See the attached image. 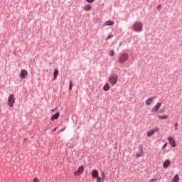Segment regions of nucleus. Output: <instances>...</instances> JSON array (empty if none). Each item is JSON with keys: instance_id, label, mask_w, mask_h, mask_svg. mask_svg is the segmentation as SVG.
<instances>
[{"instance_id": "f257e3e1", "label": "nucleus", "mask_w": 182, "mask_h": 182, "mask_svg": "<svg viewBox=\"0 0 182 182\" xmlns=\"http://www.w3.org/2000/svg\"><path fill=\"white\" fill-rule=\"evenodd\" d=\"M109 80L112 85H117V80H119V75H117L116 73H113L109 76Z\"/></svg>"}, {"instance_id": "f03ea898", "label": "nucleus", "mask_w": 182, "mask_h": 182, "mask_svg": "<svg viewBox=\"0 0 182 182\" xmlns=\"http://www.w3.org/2000/svg\"><path fill=\"white\" fill-rule=\"evenodd\" d=\"M132 29L135 31V32H141V31H143V23L140 22L134 23Z\"/></svg>"}, {"instance_id": "7ed1b4c3", "label": "nucleus", "mask_w": 182, "mask_h": 182, "mask_svg": "<svg viewBox=\"0 0 182 182\" xmlns=\"http://www.w3.org/2000/svg\"><path fill=\"white\" fill-rule=\"evenodd\" d=\"M127 60H129V54L124 53L119 56V63H124Z\"/></svg>"}, {"instance_id": "20e7f679", "label": "nucleus", "mask_w": 182, "mask_h": 182, "mask_svg": "<svg viewBox=\"0 0 182 182\" xmlns=\"http://www.w3.org/2000/svg\"><path fill=\"white\" fill-rule=\"evenodd\" d=\"M8 105L9 107H14V105H15V95H14L13 94L9 96Z\"/></svg>"}, {"instance_id": "39448f33", "label": "nucleus", "mask_w": 182, "mask_h": 182, "mask_svg": "<svg viewBox=\"0 0 182 182\" xmlns=\"http://www.w3.org/2000/svg\"><path fill=\"white\" fill-rule=\"evenodd\" d=\"M83 171H85V166H81L77 168V171L74 172V176H75V177H77L80 176V174H82Z\"/></svg>"}, {"instance_id": "423d86ee", "label": "nucleus", "mask_w": 182, "mask_h": 182, "mask_svg": "<svg viewBox=\"0 0 182 182\" xmlns=\"http://www.w3.org/2000/svg\"><path fill=\"white\" fill-rule=\"evenodd\" d=\"M143 155V145L140 144L138 147V152L136 154V157L137 159H140L141 156Z\"/></svg>"}, {"instance_id": "0eeeda50", "label": "nucleus", "mask_w": 182, "mask_h": 182, "mask_svg": "<svg viewBox=\"0 0 182 182\" xmlns=\"http://www.w3.org/2000/svg\"><path fill=\"white\" fill-rule=\"evenodd\" d=\"M168 140L169 141V144H171V147H176L177 144H176V140L173 136H168Z\"/></svg>"}, {"instance_id": "6e6552de", "label": "nucleus", "mask_w": 182, "mask_h": 182, "mask_svg": "<svg viewBox=\"0 0 182 182\" xmlns=\"http://www.w3.org/2000/svg\"><path fill=\"white\" fill-rule=\"evenodd\" d=\"M26 76H28V71L25 69L21 70L20 73L21 79H26Z\"/></svg>"}, {"instance_id": "1a4fd4ad", "label": "nucleus", "mask_w": 182, "mask_h": 182, "mask_svg": "<svg viewBox=\"0 0 182 182\" xmlns=\"http://www.w3.org/2000/svg\"><path fill=\"white\" fill-rule=\"evenodd\" d=\"M156 132H159V128H157V127L149 131L147 133L148 137H151L153 134L156 133Z\"/></svg>"}, {"instance_id": "9d476101", "label": "nucleus", "mask_w": 182, "mask_h": 182, "mask_svg": "<svg viewBox=\"0 0 182 182\" xmlns=\"http://www.w3.org/2000/svg\"><path fill=\"white\" fill-rule=\"evenodd\" d=\"M160 107H161V102H158L154 107V108L152 109L151 112H159V109H160Z\"/></svg>"}, {"instance_id": "9b49d317", "label": "nucleus", "mask_w": 182, "mask_h": 182, "mask_svg": "<svg viewBox=\"0 0 182 182\" xmlns=\"http://www.w3.org/2000/svg\"><path fill=\"white\" fill-rule=\"evenodd\" d=\"M153 102H154V97H149L146 100L145 103L146 106H150V105H152Z\"/></svg>"}, {"instance_id": "f8f14e48", "label": "nucleus", "mask_w": 182, "mask_h": 182, "mask_svg": "<svg viewBox=\"0 0 182 182\" xmlns=\"http://www.w3.org/2000/svg\"><path fill=\"white\" fill-rule=\"evenodd\" d=\"M170 164H171V161H170V159H166L164 162V168H168V166H170Z\"/></svg>"}, {"instance_id": "ddd939ff", "label": "nucleus", "mask_w": 182, "mask_h": 182, "mask_svg": "<svg viewBox=\"0 0 182 182\" xmlns=\"http://www.w3.org/2000/svg\"><path fill=\"white\" fill-rule=\"evenodd\" d=\"M112 25H114V21H107L104 24H102V27L105 28V26H112Z\"/></svg>"}, {"instance_id": "4468645a", "label": "nucleus", "mask_w": 182, "mask_h": 182, "mask_svg": "<svg viewBox=\"0 0 182 182\" xmlns=\"http://www.w3.org/2000/svg\"><path fill=\"white\" fill-rule=\"evenodd\" d=\"M92 178H97V177H99V171H97L96 169L92 170Z\"/></svg>"}, {"instance_id": "2eb2a0df", "label": "nucleus", "mask_w": 182, "mask_h": 182, "mask_svg": "<svg viewBox=\"0 0 182 182\" xmlns=\"http://www.w3.org/2000/svg\"><path fill=\"white\" fill-rule=\"evenodd\" d=\"M59 116H60V112H56L55 114H53L51 117V121L54 122V120H58V119H59Z\"/></svg>"}, {"instance_id": "dca6fc26", "label": "nucleus", "mask_w": 182, "mask_h": 182, "mask_svg": "<svg viewBox=\"0 0 182 182\" xmlns=\"http://www.w3.org/2000/svg\"><path fill=\"white\" fill-rule=\"evenodd\" d=\"M58 75H59V70L58 68H55L54 70V73H53V80H56V79H58Z\"/></svg>"}, {"instance_id": "f3484780", "label": "nucleus", "mask_w": 182, "mask_h": 182, "mask_svg": "<svg viewBox=\"0 0 182 182\" xmlns=\"http://www.w3.org/2000/svg\"><path fill=\"white\" fill-rule=\"evenodd\" d=\"M110 89V85H109V83H106L104 87H103V90H105V92H109Z\"/></svg>"}, {"instance_id": "a211bd4d", "label": "nucleus", "mask_w": 182, "mask_h": 182, "mask_svg": "<svg viewBox=\"0 0 182 182\" xmlns=\"http://www.w3.org/2000/svg\"><path fill=\"white\" fill-rule=\"evenodd\" d=\"M180 181V176H178V174H176L172 179V182H179Z\"/></svg>"}, {"instance_id": "6ab92c4d", "label": "nucleus", "mask_w": 182, "mask_h": 182, "mask_svg": "<svg viewBox=\"0 0 182 182\" xmlns=\"http://www.w3.org/2000/svg\"><path fill=\"white\" fill-rule=\"evenodd\" d=\"M90 9H92V6L90 4L84 6V11H90Z\"/></svg>"}, {"instance_id": "aec40b11", "label": "nucleus", "mask_w": 182, "mask_h": 182, "mask_svg": "<svg viewBox=\"0 0 182 182\" xmlns=\"http://www.w3.org/2000/svg\"><path fill=\"white\" fill-rule=\"evenodd\" d=\"M159 119H161V120H164V119H168V115L159 116Z\"/></svg>"}, {"instance_id": "412c9836", "label": "nucleus", "mask_w": 182, "mask_h": 182, "mask_svg": "<svg viewBox=\"0 0 182 182\" xmlns=\"http://www.w3.org/2000/svg\"><path fill=\"white\" fill-rule=\"evenodd\" d=\"M109 56H112V57L114 56V50H109Z\"/></svg>"}, {"instance_id": "4be33fe9", "label": "nucleus", "mask_w": 182, "mask_h": 182, "mask_svg": "<svg viewBox=\"0 0 182 182\" xmlns=\"http://www.w3.org/2000/svg\"><path fill=\"white\" fill-rule=\"evenodd\" d=\"M158 180H159L158 178H151V180H149V182H156Z\"/></svg>"}, {"instance_id": "5701e85b", "label": "nucleus", "mask_w": 182, "mask_h": 182, "mask_svg": "<svg viewBox=\"0 0 182 182\" xmlns=\"http://www.w3.org/2000/svg\"><path fill=\"white\" fill-rule=\"evenodd\" d=\"M175 130H176V132H177V130H178V122H176V123H175Z\"/></svg>"}, {"instance_id": "b1692460", "label": "nucleus", "mask_w": 182, "mask_h": 182, "mask_svg": "<svg viewBox=\"0 0 182 182\" xmlns=\"http://www.w3.org/2000/svg\"><path fill=\"white\" fill-rule=\"evenodd\" d=\"M73 84H72V80L70 81V86H69V90H72V87H73Z\"/></svg>"}, {"instance_id": "393cba45", "label": "nucleus", "mask_w": 182, "mask_h": 182, "mask_svg": "<svg viewBox=\"0 0 182 182\" xmlns=\"http://www.w3.org/2000/svg\"><path fill=\"white\" fill-rule=\"evenodd\" d=\"M96 178H97V182H102V178L100 176H98Z\"/></svg>"}, {"instance_id": "a878e982", "label": "nucleus", "mask_w": 182, "mask_h": 182, "mask_svg": "<svg viewBox=\"0 0 182 182\" xmlns=\"http://www.w3.org/2000/svg\"><path fill=\"white\" fill-rule=\"evenodd\" d=\"M86 1L88 2V4H92L95 2V0H86Z\"/></svg>"}, {"instance_id": "bb28decb", "label": "nucleus", "mask_w": 182, "mask_h": 182, "mask_svg": "<svg viewBox=\"0 0 182 182\" xmlns=\"http://www.w3.org/2000/svg\"><path fill=\"white\" fill-rule=\"evenodd\" d=\"M33 182H39V178H38L37 177L34 178Z\"/></svg>"}, {"instance_id": "cd10ccee", "label": "nucleus", "mask_w": 182, "mask_h": 182, "mask_svg": "<svg viewBox=\"0 0 182 182\" xmlns=\"http://www.w3.org/2000/svg\"><path fill=\"white\" fill-rule=\"evenodd\" d=\"M112 38H113V35H109L107 36V39L109 40V39H112Z\"/></svg>"}, {"instance_id": "c85d7f7f", "label": "nucleus", "mask_w": 182, "mask_h": 182, "mask_svg": "<svg viewBox=\"0 0 182 182\" xmlns=\"http://www.w3.org/2000/svg\"><path fill=\"white\" fill-rule=\"evenodd\" d=\"M157 9L158 11H160L161 9V4H159L158 6H157Z\"/></svg>"}, {"instance_id": "c756f323", "label": "nucleus", "mask_w": 182, "mask_h": 182, "mask_svg": "<svg viewBox=\"0 0 182 182\" xmlns=\"http://www.w3.org/2000/svg\"><path fill=\"white\" fill-rule=\"evenodd\" d=\"M102 178H106V176L105 175V172L102 173Z\"/></svg>"}, {"instance_id": "7c9ffc66", "label": "nucleus", "mask_w": 182, "mask_h": 182, "mask_svg": "<svg viewBox=\"0 0 182 182\" xmlns=\"http://www.w3.org/2000/svg\"><path fill=\"white\" fill-rule=\"evenodd\" d=\"M166 147H167V143H165L163 146L162 149H166Z\"/></svg>"}, {"instance_id": "2f4dec72", "label": "nucleus", "mask_w": 182, "mask_h": 182, "mask_svg": "<svg viewBox=\"0 0 182 182\" xmlns=\"http://www.w3.org/2000/svg\"><path fill=\"white\" fill-rule=\"evenodd\" d=\"M56 108H54V109H51V112H53V113H55V112H56Z\"/></svg>"}, {"instance_id": "473e14b6", "label": "nucleus", "mask_w": 182, "mask_h": 182, "mask_svg": "<svg viewBox=\"0 0 182 182\" xmlns=\"http://www.w3.org/2000/svg\"><path fill=\"white\" fill-rule=\"evenodd\" d=\"M65 128H63L60 129V132H64Z\"/></svg>"}, {"instance_id": "72a5a7b5", "label": "nucleus", "mask_w": 182, "mask_h": 182, "mask_svg": "<svg viewBox=\"0 0 182 182\" xmlns=\"http://www.w3.org/2000/svg\"><path fill=\"white\" fill-rule=\"evenodd\" d=\"M57 128H54V129L53 130V132H56Z\"/></svg>"}, {"instance_id": "f704fd0d", "label": "nucleus", "mask_w": 182, "mask_h": 182, "mask_svg": "<svg viewBox=\"0 0 182 182\" xmlns=\"http://www.w3.org/2000/svg\"><path fill=\"white\" fill-rule=\"evenodd\" d=\"M119 46H122V43L119 44Z\"/></svg>"}]
</instances>
